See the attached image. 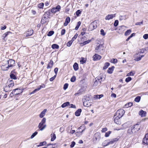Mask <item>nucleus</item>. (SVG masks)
I'll return each mask as SVG.
<instances>
[{"mask_svg":"<svg viewBox=\"0 0 148 148\" xmlns=\"http://www.w3.org/2000/svg\"><path fill=\"white\" fill-rule=\"evenodd\" d=\"M86 127L84 125L82 124L77 130V131L75 133L77 136H79L81 135L83 131L86 129Z\"/></svg>","mask_w":148,"mask_h":148,"instance_id":"f257e3e1","label":"nucleus"},{"mask_svg":"<svg viewBox=\"0 0 148 148\" xmlns=\"http://www.w3.org/2000/svg\"><path fill=\"white\" fill-rule=\"evenodd\" d=\"M97 27V22L95 21H94L89 25L88 30L89 31H92L96 29Z\"/></svg>","mask_w":148,"mask_h":148,"instance_id":"f03ea898","label":"nucleus"},{"mask_svg":"<svg viewBox=\"0 0 148 148\" xmlns=\"http://www.w3.org/2000/svg\"><path fill=\"white\" fill-rule=\"evenodd\" d=\"M140 124V123L138 122L136 124L134 125L132 127V128L133 130V131L134 133H135L139 130L140 129V127L139 126Z\"/></svg>","mask_w":148,"mask_h":148,"instance_id":"7ed1b4c3","label":"nucleus"},{"mask_svg":"<svg viewBox=\"0 0 148 148\" xmlns=\"http://www.w3.org/2000/svg\"><path fill=\"white\" fill-rule=\"evenodd\" d=\"M100 134L99 132L95 133L92 138L93 141H96L97 140H99L100 138Z\"/></svg>","mask_w":148,"mask_h":148,"instance_id":"20e7f679","label":"nucleus"},{"mask_svg":"<svg viewBox=\"0 0 148 148\" xmlns=\"http://www.w3.org/2000/svg\"><path fill=\"white\" fill-rule=\"evenodd\" d=\"M125 113L124 110L123 109L118 110L115 113L116 115L119 116V117H122Z\"/></svg>","mask_w":148,"mask_h":148,"instance_id":"39448f33","label":"nucleus"},{"mask_svg":"<svg viewBox=\"0 0 148 148\" xmlns=\"http://www.w3.org/2000/svg\"><path fill=\"white\" fill-rule=\"evenodd\" d=\"M15 64L14 60L12 59H10L7 61L8 66L9 68L13 66Z\"/></svg>","mask_w":148,"mask_h":148,"instance_id":"423d86ee","label":"nucleus"},{"mask_svg":"<svg viewBox=\"0 0 148 148\" xmlns=\"http://www.w3.org/2000/svg\"><path fill=\"white\" fill-rule=\"evenodd\" d=\"M143 143L146 145H148V134H146L143 140Z\"/></svg>","mask_w":148,"mask_h":148,"instance_id":"0eeeda50","label":"nucleus"},{"mask_svg":"<svg viewBox=\"0 0 148 148\" xmlns=\"http://www.w3.org/2000/svg\"><path fill=\"white\" fill-rule=\"evenodd\" d=\"M103 45L101 44L99 45L96 48L95 52L96 53H99L101 51L103 50Z\"/></svg>","mask_w":148,"mask_h":148,"instance_id":"6e6552de","label":"nucleus"},{"mask_svg":"<svg viewBox=\"0 0 148 148\" xmlns=\"http://www.w3.org/2000/svg\"><path fill=\"white\" fill-rule=\"evenodd\" d=\"M115 17V14H108V15L106 16L105 18V19L106 20H109L112 19Z\"/></svg>","mask_w":148,"mask_h":148,"instance_id":"1a4fd4ad","label":"nucleus"},{"mask_svg":"<svg viewBox=\"0 0 148 148\" xmlns=\"http://www.w3.org/2000/svg\"><path fill=\"white\" fill-rule=\"evenodd\" d=\"M45 121H41L38 125L39 128L41 130H43L45 127V125H44V124L45 123Z\"/></svg>","mask_w":148,"mask_h":148,"instance_id":"9d476101","label":"nucleus"},{"mask_svg":"<svg viewBox=\"0 0 148 148\" xmlns=\"http://www.w3.org/2000/svg\"><path fill=\"white\" fill-rule=\"evenodd\" d=\"M45 87V86L44 84H43L38 86V88L36 89H35L30 94H33L35 93L36 92L40 90L41 88H44Z\"/></svg>","mask_w":148,"mask_h":148,"instance_id":"9b49d317","label":"nucleus"},{"mask_svg":"<svg viewBox=\"0 0 148 148\" xmlns=\"http://www.w3.org/2000/svg\"><path fill=\"white\" fill-rule=\"evenodd\" d=\"M6 84L9 86V87H10L11 88L14 86V84L12 80L9 79L8 81Z\"/></svg>","mask_w":148,"mask_h":148,"instance_id":"f8f14e48","label":"nucleus"},{"mask_svg":"<svg viewBox=\"0 0 148 148\" xmlns=\"http://www.w3.org/2000/svg\"><path fill=\"white\" fill-rule=\"evenodd\" d=\"M92 58L94 61H97L100 60L101 58V56L97 54H95L94 55Z\"/></svg>","mask_w":148,"mask_h":148,"instance_id":"ddd939ff","label":"nucleus"},{"mask_svg":"<svg viewBox=\"0 0 148 148\" xmlns=\"http://www.w3.org/2000/svg\"><path fill=\"white\" fill-rule=\"evenodd\" d=\"M16 90H20L19 89H15L14 90H13L12 92L10 93V97H12L14 95H18V92H16Z\"/></svg>","mask_w":148,"mask_h":148,"instance_id":"4468645a","label":"nucleus"},{"mask_svg":"<svg viewBox=\"0 0 148 148\" xmlns=\"http://www.w3.org/2000/svg\"><path fill=\"white\" fill-rule=\"evenodd\" d=\"M49 18L46 15L44 14L42 16L41 21V22L42 23H44L47 22V20Z\"/></svg>","mask_w":148,"mask_h":148,"instance_id":"2eb2a0df","label":"nucleus"},{"mask_svg":"<svg viewBox=\"0 0 148 148\" xmlns=\"http://www.w3.org/2000/svg\"><path fill=\"white\" fill-rule=\"evenodd\" d=\"M33 33V30L32 29H28L26 33V36H31Z\"/></svg>","mask_w":148,"mask_h":148,"instance_id":"dca6fc26","label":"nucleus"},{"mask_svg":"<svg viewBox=\"0 0 148 148\" xmlns=\"http://www.w3.org/2000/svg\"><path fill=\"white\" fill-rule=\"evenodd\" d=\"M1 67L2 70L4 71H7L9 68L8 67V65L7 66V64H6L2 65L1 66Z\"/></svg>","mask_w":148,"mask_h":148,"instance_id":"f3484780","label":"nucleus"},{"mask_svg":"<svg viewBox=\"0 0 148 148\" xmlns=\"http://www.w3.org/2000/svg\"><path fill=\"white\" fill-rule=\"evenodd\" d=\"M146 114V112L142 110H141L139 112V115H140L142 117L145 116Z\"/></svg>","mask_w":148,"mask_h":148,"instance_id":"a211bd4d","label":"nucleus"},{"mask_svg":"<svg viewBox=\"0 0 148 148\" xmlns=\"http://www.w3.org/2000/svg\"><path fill=\"white\" fill-rule=\"evenodd\" d=\"M118 140V139L117 138H114L111 140H109L108 141V145L109 144H112L114 143L115 142L117 141Z\"/></svg>","mask_w":148,"mask_h":148,"instance_id":"6ab92c4d","label":"nucleus"},{"mask_svg":"<svg viewBox=\"0 0 148 148\" xmlns=\"http://www.w3.org/2000/svg\"><path fill=\"white\" fill-rule=\"evenodd\" d=\"M56 145V143L51 144L49 143L47 145V148H55V145Z\"/></svg>","mask_w":148,"mask_h":148,"instance_id":"aec40b11","label":"nucleus"},{"mask_svg":"<svg viewBox=\"0 0 148 148\" xmlns=\"http://www.w3.org/2000/svg\"><path fill=\"white\" fill-rule=\"evenodd\" d=\"M70 21V18L69 17H67L66 18L65 22L64 23V26H66L68 23H69Z\"/></svg>","mask_w":148,"mask_h":148,"instance_id":"412c9836","label":"nucleus"},{"mask_svg":"<svg viewBox=\"0 0 148 148\" xmlns=\"http://www.w3.org/2000/svg\"><path fill=\"white\" fill-rule=\"evenodd\" d=\"M53 62L52 60H51L47 65V69H49L51 68L53 66Z\"/></svg>","mask_w":148,"mask_h":148,"instance_id":"4be33fe9","label":"nucleus"},{"mask_svg":"<svg viewBox=\"0 0 148 148\" xmlns=\"http://www.w3.org/2000/svg\"><path fill=\"white\" fill-rule=\"evenodd\" d=\"M82 112V110L81 109H79L77 110L75 112V114L77 116H79L81 112Z\"/></svg>","mask_w":148,"mask_h":148,"instance_id":"5701e85b","label":"nucleus"},{"mask_svg":"<svg viewBox=\"0 0 148 148\" xmlns=\"http://www.w3.org/2000/svg\"><path fill=\"white\" fill-rule=\"evenodd\" d=\"M70 106L69 102H67L63 103L61 107L62 108H64L66 106Z\"/></svg>","mask_w":148,"mask_h":148,"instance_id":"b1692460","label":"nucleus"},{"mask_svg":"<svg viewBox=\"0 0 148 148\" xmlns=\"http://www.w3.org/2000/svg\"><path fill=\"white\" fill-rule=\"evenodd\" d=\"M47 110V109H45L42 112H41L40 114V117L41 118H42L43 117L45 116Z\"/></svg>","mask_w":148,"mask_h":148,"instance_id":"393cba45","label":"nucleus"},{"mask_svg":"<svg viewBox=\"0 0 148 148\" xmlns=\"http://www.w3.org/2000/svg\"><path fill=\"white\" fill-rule=\"evenodd\" d=\"M51 141H53L56 138V136L55 134L54 133L51 134Z\"/></svg>","mask_w":148,"mask_h":148,"instance_id":"a878e982","label":"nucleus"},{"mask_svg":"<svg viewBox=\"0 0 148 148\" xmlns=\"http://www.w3.org/2000/svg\"><path fill=\"white\" fill-rule=\"evenodd\" d=\"M51 11L49 10L46 12L45 13V14L46 15V16L48 17V18H50V14L51 13Z\"/></svg>","mask_w":148,"mask_h":148,"instance_id":"bb28decb","label":"nucleus"},{"mask_svg":"<svg viewBox=\"0 0 148 148\" xmlns=\"http://www.w3.org/2000/svg\"><path fill=\"white\" fill-rule=\"evenodd\" d=\"M133 130L132 128L131 129H129L127 131V134H132L135 133L134 132H133Z\"/></svg>","mask_w":148,"mask_h":148,"instance_id":"cd10ccee","label":"nucleus"},{"mask_svg":"<svg viewBox=\"0 0 148 148\" xmlns=\"http://www.w3.org/2000/svg\"><path fill=\"white\" fill-rule=\"evenodd\" d=\"M114 67L113 66L111 68H109L108 70V73L109 74H111L113 70Z\"/></svg>","mask_w":148,"mask_h":148,"instance_id":"c85d7f7f","label":"nucleus"},{"mask_svg":"<svg viewBox=\"0 0 148 148\" xmlns=\"http://www.w3.org/2000/svg\"><path fill=\"white\" fill-rule=\"evenodd\" d=\"M11 88L10 87H9V86L6 84V86L4 87V90L6 92H8L10 90V89Z\"/></svg>","mask_w":148,"mask_h":148,"instance_id":"c756f323","label":"nucleus"},{"mask_svg":"<svg viewBox=\"0 0 148 148\" xmlns=\"http://www.w3.org/2000/svg\"><path fill=\"white\" fill-rule=\"evenodd\" d=\"M103 96L102 95H95L94 96V98L95 99H99L102 97Z\"/></svg>","mask_w":148,"mask_h":148,"instance_id":"7c9ffc66","label":"nucleus"},{"mask_svg":"<svg viewBox=\"0 0 148 148\" xmlns=\"http://www.w3.org/2000/svg\"><path fill=\"white\" fill-rule=\"evenodd\" d=\"M74 69L75 70L77 71L78 69V64L77 63H75L73 65Z\"/></svg>","mask_w":148,"mask_h":148,"instance_id":"2f4dec72","label":"nucleus"},{"mask_svg":"<svg viewBox=\"0 0 148 148\" xmlns=\"http://www.w3.org/2000/svg\"><path fill=\"white\" fill-rule=\"evenodd\" d=\"M47 144V143L46 141H43V142H40L39 145H37V147H39L40 146L45 145H46Z\"/></svg>","mask_w":148,"mask_h":148,"instance_id":"473e14b6","label":"nucleus"},{"mask_svg":"<svg viewBox=\"0 0 148 148\" xmlns=\"http://www.w3.org/2000/svg\"><path fill=\"white\" fill-rule=\"evenodd\" d=\"M108 141L109 140H105L103 143V146L104 147H106L108 145Z\"/></svg>","mask_w":148,"mask_h":148,"instance_id":"72a5a7b5","label":"nucleus"},{"mask_svg":"<svg viewBox=\"0 0 148 148\" xmlns=\"http://www.w3.org/2000/svg\"><path fill=\"white\" fill-rule=\"evenodd\" d=\"M110 65V64L108 62H106L104 64V65L103 67V69H107L108 66Z\"/></svg>","mask_w":148,"mask_h":148,"instance_id":"f704fd0d","label":"nucleus"},{"mask_svg":"<svg viewBox=\"0 0 148 148\" xmlns=\"http://www.w3.org/2000/svg\"><path fill=\"white\" fill-rule=\"evenodd\" d=\"M51 47L53 49H58L59 47L58 45L56 44H54L52 45Z\"/></svg>","mask_w":148,"mask_h":148,"instance_id":"c9c22d12","label":"nucleus"},{"mask_svg":"<svg viewBox=\"0 0 148 148\" xmlns=\"http://www.w3.org/2000/svg\"><path fill=\"white\" fill-rule=\"evenodd\" d=\"M81 22L80 21H79L78 22L77 25L76 26V27H75V29L76 30H77L78 29L79 27L80 26V25H81Z\"/></svg>","mask_w":148,"mask_h":148,"instance_id":"e433bc0d","label":"nucleus"},{"mask_svg":"<svg viewBox=\"0 0 148 148\" xmlns=\"http://www.w3.org/2000/svg\"><path fill=\"white\" fill-rule=\"evenodd\" d=\"M122 126H123V127H124L125 126V127H124L123 128H122L121 127V128H120L119 129H114V130H122L123 129H124L125 128H126L127 127V125H126V124H123V125H122Z\"/></svg>","mask_w":148,"mask_h":148,"instance_id":"4c0bfd02","label":"nucleus"},{"mask_svg":"<svg viewBox=\"0 0 148 148\" xmlns=\"http://www.w3.org/2000/svg\"><path fill=\"white\" fill-rule=\"evenodd\" d=\"M10 77L11 79H16V76L13 74L11 73L10 75Z\"/></svg>","mask_w":148,"mask_h":148,"instance_id":"58836bf2","label":"nucleus"},{"mask_svg":"<svg viewBox=\"0 0 148 148\" xmlns=\"http://www.w3.org/2000/svg\"><path fill=\"white\" fill-rule=\"evenodd\" d=\"M88 101H85L84 102V105L85 106L87 107H88L90 106L91 105V104H88Z\"/></svg>","mask_w":148,"mask_h":148,"instance_id":"ea45409f","label":"nucleus"},{"mask_svg":"<svg viewBox=\"0 0 148 148\" xmlns=\"http://www.w3.org/2000/svg\"><path fill=\"white\" fill-rule=\"evenodd\" d=\"M120 118H121V117H119V116L116 115V113L115 114L114 117V120H118Z\"/></svg>","mask_w":148,"mask_h":148,"instance_id":"a19ab883","label":"nucleus"},{"mask_svg":"<svg viewBox=\"0 0 148 148\" xmlns=\"http://www.w3.org/2000/svg\"><path fill=\"white\" fill-rule=\"evenodd\" d=\"M131 31L130 29L127 30L126 32H125V36H127L129 35L131 33Z\"/></svg>","mask_w":148,"mask_h":148,"instance_id":"79ce46f5","label":"nucleus"},{"mask_svg":"<svg viewBox=\"0 0 148 148\" xmlns=\"http://www.w3.org/2000/svg\"><path fill=\"white\" fill-rule=\"evenodd\" d=\"M140 99V96H138L135 99L134 101L137 102H138Z\"/></svg>","mask_w":148,"mask_h":148,"instance_id":"37998d69","label":"nucleus"},{"mask_svg":"<svg viewBox=\"0 0 148 148\" xmlns=\"http://www.w3.org/2000/svg\"><path fill=\"white\" fill-rule=\"evenodd\" d=\"M126 19V17L125 16H121L119 17V20L121 21L123 20H125Z\"/></svg>","mask_w":148,"mask_h":148,"instance_id":"c03bdc74","label":"nucleus"},{"mask_svg":"<svg viewBox=\"0 0 148 148\" xmlns=\"http://www.w3.org/2000/svg\"><path fill=\"white\" fill-rule=\"evenodd\" d=\"M111 131H109L105 133V136L106 137H108L110 134L111 133Z\"/></svg>","mask_w":148,"mask_h":148,"instance_id":"a18cd8bd","label":"nucleus"},{"mask_svg":"<svg viewBox=\"0 0 148 148\" xmlns=\"http://www.w3.org/2000/svg\"><path fill=\"white\" fill-rule=\"evenodd\" d=\"M51 13H55L58 11L56 10V9L55 8H53L51 9Z\"/></svg>","mask_w":148,"mask_h":148,"instance_id":"49530a36","label":"nucleus"},{"mask_svg":"<svg viewBox=\"0 0 148 148\" xmlns=\"http://www.w3.org/2000/svg\"><path fill=\"white\" fill-rule=\"evenodd\" d=\"M54 33V32L53 31H50L47 34L48 36H51Z\"/></svg>","mask_w":148,"mask_h":148,"instance_id":"de8ad7c7","label":"nucleus"},{"mask_svg":"<svg viewBox=\"0 0 148 148\" xmlns=\"http://www.w3.org/2000/svg\"><path fill=\"white\" fill-rule=\"evenodd\" d=\"M144 56H141L140 57H139L136 58L135 59V60L136 61H138L140 60L141 58Z\"/></svg>","mask_w":148,"mask_h":148,"instance_id":"09e8293b","label":"nucleus"},{"mask_svg":"<svg viewBox=\"0 0 148 148\" xmlns=\"http://www.w3.org/2000/svg\"><path fill=\"white\" fill-rule=\"evenodd\" d=\"M44 5V4L43 3H41L38 5V7L40 8H42L43 7Z\"/></svg>","mask_w":148,"mask_h":148,"instance_id":"8fccbe9b","label":"nucleus"},{"mask_svg":"<svg viewBox=\"0 0 148 148\" xmlns=\"http://www.w3.org/2000/svg\"><path fill=\"white\" fill-rule=\"evenodd\" d=\"M78 36V34H76L72 38L71 40L73 42L77 37Z\"/></svg>","mask_w":148,"mask_h":148,"instance_id":"3c124183","label":"nucleus"},{"mask_svg":"<svg viewBox=\"0 0 148 148\" xmlns=\"http://www.w3.org/2000/svg\"><path fill=\"white\" fill-rule=\"evenodd\" d=\"M38 134V132H35L34 133H33L32 136H31V138H33L35 136H36Z\"/></svg>","mask_w":148,"mask_h":148,"instance_id":"603ef678","label":"nucleus"},{"mask_svg":"<svg viewBox=\"0 0 148 148\" xmlns=\"http://www.w3.org/2000/svg\"><path fill=\"white\" fill-rule=\"evenodd\" d=\"M132 80V78L130 77H128L126 78L125 81L126 82H128Z\"/></svg>","mask_w":148,"mask_h":148,"instance_id":"864d4df0","label":"nucleus"},{"mask_svg":"<svg viewBox=\"0 0 148 148\" xmlns=\"http://www.w3.org/2000/svg\"><path fill=\"white\" fill-rule=\"evenodd\" d=\"M91 41L90 40H88L87 41H86L83 42L82 43L83 45H85L86 44H87L89 43Z\"/></svg>","mask_w":148,"mask_h":148,"instance_id":"5fc2aeb1","label":"nucleus"},{"mask_svg":"<svg viewBox=\"0 0 148 148\" xmlns=\"http://www.w3.org/2000/svg\"><path fill=\"white\" fill-rule=\"evenodd\" d=\"M86 62V60H84V58H82V60L80 61V63L82 64H84Z\"/></svg>","mask_w":148,"mask_h":148,"instance_id":"6e6d98bb","label":"nucleus"},{"mask_svg":"<svg viewBox=\"0 0 148 148\" xmlns=\"http://www.w3.org/2000/svg\"><path fill=\"white\" fill-rule=\"evenodd\" d=\"M101 34L104 36L105 35L106 33L104 32V30L103 29H101L100 30Z\"/></svg>","mask_w":148,"mask_h":148,"instance_id":"4d7b16f0","label":"nucleus"},{"mask_svg":"<svg viewBox=\"0 0 148 148\" xmlns=\"http://www.w3.org/2000/svg\"><path fill=\"white\" fill-rule=\"evenodd\" d=\"M119 24V21L118 20H116L115 21L114 23V26L115 27L117 26Z\"/></svg>","mask_w":148,"mask_h":148,"instance_id":"13d9d810","label":"nucleus"},{"mask_svg":"<svg viewBox=\"0 0 148 148\" xmlns=\"http://www.w3.org/2000/svg\"><path fill=\"white\" fill-rule=\"evenodd\" d=\"M73 42L71 40L70 41L68 42L66 44L67 46L68 47H70L72 43Z\"/></svg>","mask_w":148,"mask_h":148,"instance_id":"bf43d9fd","label":"nucleus"},{"mask_svg":"<svg viewBox=\"0 0 148 148\" xmlns=\"http://www.w3.org/2000/svg\"><path fill=\"white\" fill-rule=\"evenodd\" d=\"M132 105V103L131 102H130L127 104H125V106L126 107H130Z\"/></svg>","mask_w":148,"mask_h":148,"instance_id":"052dcab7","label":"nucleus"},{"mask_svg":"<svg viewBox=\"0 0 148 148\" xmlns=\"http://www.w3.org/2000/svg\"><path fill=\"white\" fill-rule=\"evenodd\" d=\"M134 75V73L132 72H131L130 73H128L127 75L126 76H133Z\"/></svg>","mask_w":148,"mask_h":148,"instance_id":"680f3d73","label":"nucleus"},{"mask_svg":"<svg viewBox=\"0 0 148 148\" xmlns=\"http://www.w3.org/2000/svg\"><path fill=\"white\" fill-rule=\"evenodd\" d=\"M76 79V78L75 76H73L71 79V82H74Z\"/></svg>","mask_w":148,"mask_h":148,"instance_id":"e2e57ef3","label":"nucleus"},{"mask_svg":"<svg viewBox=\"0 0 148 148\" xmlns=\"http://www.w3.org/2000/svg\"><path fill=\"white\" fill-rule=\"evenodd\" d=\"M75 144V142L74 141H72L71 142V144L70 145L71 147H74Z\"/></svg>","mask_w":148,"mask_h":148,"instance_id":"0e129e2a","label":"nucleus"},{"mask_svg":"<svg viewBox=\"0 0 148 148\" xmlns=\"http://www.w3.org/2000/svg\"><path fill=\"white\" fill-rule=\"evenodd\" d=\"M108 129L106 127L103 128L101 130V132L102 133L105 132L106 131H107Z\"/></svg>","mask_w":148,"mask_h":148,"instance_id":"69168bd1","label":"nucleus"},{"mask_svg":"<svg viewBox=\"0 0 148 148\" xmlns=\"http://www.w3.org/2000/svg\"><path fill=\"white\" fill-rule=\"evenodd\" d=\"M143 21H142L140 22H137L136 23L135 25H141L143 24Z\"/></svg>","mask_w":148,"mask_h":148,"instance_id":"338daca9","label":"nucleus"},{"mask_svg":"<svg viewBox=\"0 0 148 148\" xmlns=\"http://www.w3.org/2000/svg\"><path fill=\"white\" fill-rule=\"evenodd\" d=\"M143 38L145 39H146L148 38V34H146L144 35L143 36Z\"/></svg>","mask_w":148,"mask_h":148,"instance_id":"774afa93","label":"nucleus"}]
</instances>
